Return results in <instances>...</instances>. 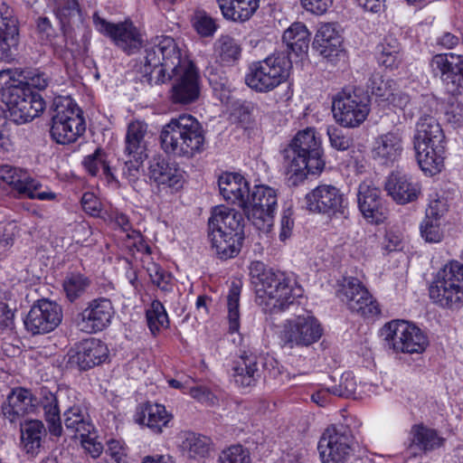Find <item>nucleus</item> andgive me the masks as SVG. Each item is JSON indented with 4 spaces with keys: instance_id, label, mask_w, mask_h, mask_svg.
I'll return each mask as SVG.
<instances>
[{
    "instance_id": "f8f14e48",
    "label": "nucleus",
    "mask_w": 463,
    "mask_h": 463,
    "mask_svg": "<svg viewBox=\"0 0 463 463\" xmlns=\"http://www.w3.org/2000/svg\"><path fill=\"white\" fill-rule=\"evenodd\" d=\"M322 335L323 328L318 320L306 314L286 322L281 332V342L289 348L308 347L317 343Z\"/></svg>"
},
{
    "instance_id": "b1692460",
    "label": "nucleus",
    "mask_w": 463,
    "mask_h": 463,
    "mask_svg": "<svg viewBox=\"0 0 463 463\" xmlns=\"http://www.w3.org/2000/svg\"><path fill=\"white\" fill-rule=\"evenodd\" d=\"M18 43V20L14 14V10L3 3L0 5V60H13Z\"/></svg>"
},
{
    "instance_id": "a18cd8bd",
    "label": "nucleus",
    "mask_w": 463,
    "mask_h": 463,
    "mask_svg": "<svg viewBox=\"0 0 463 463\" xmlns=\"http://www.w3.org/2000/svg\"><path fill=\"white\" fill-rule=\"evenodd\" d=\"M218 61L223 65H231L239 60L241 47L236 41L229 35H222L214 44Z\"/></svg>"
},
{
    "instance_id": "8fccbe9b",
    "label": "nucleus",
    "mask_w": 463,
    "mask_h": 463,
    "mask_svg": "<svg viewBox=\"0 0 463 463\" xmlns=\"http://www.w3.org/2000/svg\"><path fill=\"white\" fill-rule=\"evenodd\" d=\"M82 164L88 173L93 176L102 171L107 177H112L111 169L107 161V155L101 148H97L93 154L87 156Z\"/></svg>"
},
{
    "instance_id": "4d7b16f0",
    "label": "nucleus",
    "mask_w": 463,
    "mask_h": 463,
    "mask_svg": "<svg viewBox=\"0 0 463 463\" xmlns=\"http://www.w3.org/2000/svg\"><path fill=\"white\" fill-rule=\"evenodd\" d=\"M440 224L441 222L430 218H424L420 227L421 237L427 242L440 241L443 236Z\"/></svg>"
},
{
    "instance_id": "603ef678",
    "label": "nucleus",
    "mask_w": 463,
    "mask_h": 463,
    "mask_svg": "<svg viewBox=\"0 0 463 463\" xmlns=\"http://www.w3.org/2000/svg\"><path fill=\"white\" fill-rule=\"evenodd\" d=\"M218 463H251L250 453L247 448L236 444L221 451Z\"/></svg>"
},
{
    "instance_id": "f257e3e1",
    "label": "nucleus",
    "mask_w": 463,
    "mask_h": 463,
    "mask_svg": "<svg viewBox=\"0 0 463 463\" xmlns=\"http://www.w3.org/2000/svg\"><path fill=\"white\" fill-rule=\"evenodd\" d=\"M279 154L283 172L292 185L302 183L308 174H319L325 166L321 141L313 128L298 131Z\"/></svg>"
},
{
    "instance_id": "680f3d73",
    "label": "nucleus",
    "mask_w": 463,
    "mask_h": 463,
    "mask_svg": "<svg viewBox=\"0 0 463 463\" xmlns=\"http://www.w3.org/2000/svg\"><path fill=\"white\" fill-rule=\"evenodd\" d=\"M327 135L329 137L331 146L337 150L345 151L353 144L352 138L344 135L342 130L336 128H328Z\"/></svg>"
},
{
    "instance_id": "e433bc0d",
    "label": "nucleus",
    "mask_w": 463,
    "mask_h": 463,
    "mask_svg": "<svg viewBox=\"0 0 463 463\" xmlns=\"http://www.w3.org/2000/svg\"><path fill=\"white\" fill-rule=\"evenodd\" d=\"M446 144L445 135L439 121L431 115L422 113L415 127L413 143Z\"/></svg>"
},
{
    "instance_id": "de8ad7c7",
    "label": "nucleus",
    "mask_w": 463,
    "mask_h": 463,
    "mask_svg": "<svg viewBox=\"0 0 463 463\" xmlns=\"http://www.w3.org/2000/svg\"><path fill=\"white\" fill-rule=\"evenodd\" d=\"M16 85L44 90L49 84V77L38 70L13 71Z\"/></svg>"
},
{
    "instance_id": "2eb2a0df",
    "label": "nucleus",
    "mask_w": 463,
    "mask_h": 463,
    "mask_svg": "<svg viewBox=\"0 0 463 463\" xmlns=\"http://www.w3.org/2000/svg\"><path fill=\"white\" fill-rule=\"evenodd\" d=\"M6 184L19 195L40 201H52L56 194L48 186L31 177L26 172L10 165L0 166V186Z\"/></svg>"
},
{
    "instance_id": "e2e57ef3",
    "label": "nucleus",
    "mask_w": 463,
    "mask_h": 463,
    "mask_svg": "<svg viewBox=\"0 0 463 463\" xmlns=\"http://www.w3.org/2000/svg\"><path fill=\"white\" fill-rule=\"evenodd\" d=\"M15 302L0 301V327L12 328L14 326Z\"/></svg>"
},
{
    "instance_id": "3c124183",
    "label": "nucleus",
    "mask_w": 463,
    "mask_h": 463,
    "mask_svg": "<svg viewBox=\"0 0 463 463\" xmlns=\"http://www.w3.org/2000/svg\"><path fill=\"white\" fill-rule=\"evenodd\" d=\"M241 288L232 284L227 296L229 330L232 333L237 332L240 327V302Z\"/></svg>"
},
{
    "instance_id": "5fc2aeb1",
    "label": "nucleus",
    "mask_w": 463,
    "mask_h": 463,
    "mask_svg": "<svg viewBox=\"0 0 463 463\" xmlns=\"http://www.w3.org/2000/svg\"><path fill=\"white\" fill-rule=\"evenodd\" d=\"M356 389L357 384L354 376L350 372H346L342 374L340 383L338 385L328 387V391H330L332 394L346 398H356Z\"/></svg>"
},
{
    "instance_id": "052dcab7",
    "label": "nucleus",
    "mask_w": 463,
    "mask_h": 463,
    "mask_svg": "<svg viewBox=\"0 0 463 463\" xmlns=\"http://www.w3.org/2000/svg\"><path fill=\"white\" fill-rule=\"evenodd\" d=\"M146 158L127 157L123 167V175L130 184H135L141 174V167Z\"/></svg>"
},
{
    "instance_id": "9d476101",
    "label": "nucleus",
    "mask_w": 463,
    "mask_h": 463,
    "mask_svg": "<svg viewBox=\"0 0 463 463\" xmlns=\"http://www.w3.org/2000/svg\"><path fill=\"white\" fill-rule=\"evenodd\" d=\"M381 335L395 353L421 354L429 345L421 329L405 320H392L381 329Z\"/></svg>"
},
{
    "instance_id": "5701e85b",
    "label": "nucleus",
    "mask_w": 463,
    "mask_h": 463,
    "mask_svg": "<svg viewBox=\"0 0 463 463\" xmlns=\"http://www.w3.org/2000/svg\"><path fill=\"white\" fill-rule=\"evenodd\" d=\"M109 355V349L99 339L90 338L80 342L69 354V364L81 371L102 364Z\"/></svg>"
},
{
    "instance_id": "20e7f679",
    "label": "nucleus",
    "mask_w": 463,
    "mask_h": 463,
    "mask_svg": "<svg viewBox=\"0 0 463 463\" xmlns=\"http://www.w3.org/2000/svg\"><path fill=\"white\" fill-rule=\"evenodd\" d=\"M163 150L177 157L193 158L205 148V137L199 121L188 114L172 118L161 134Z\"/></svg>"
},
{
    "instance_id": "13d9d810",
    "label": "nucleus",
    "mask_w": 463,
    "mask_h": 463,
    "mask_svg": "<svg viewBox=\"0 0 463 463\" xmlns=\"http://www.w3.org/2000/svg\"><path fill=\"white\" fill-rule=\"evenodd\" d=\"M444 115L446 120L458 127L463 123V105L454 97H449L444 104Z\"/></svg>"
},
{
    "instance_id": "1a4fd4ad",
    "label": "nucleus",
    "mask_w": 463,
    "mask_h": 463,
    "mask_svg": "<svg viewBox=\"0 0 463 463\" xmlns=\"http://www.w3.org/2000/svg\"><path fill=\"white\" fill-rule=\"evenodd\" d=\"M54 106L50 129L52 139L62 145L75 142L86 129L80 109L71 99L57 100Z\"/></svg>"
},
{
    "instance_id": "393cba45",
    "label": "nucleus",
    "mask_w": 463,
    "mask_h": 463,
    "mask_svg": "<svg viewBox=\"0 0 463 463\" xmlns=\"http://www.w3.org/2000/svg\"><path fill=\"white\" fill-rule=\"evenodd\" d=\"M445 439L437 430L423 424L411 427L405 453L408 458H416L443 446Z\"/></svg>"
},
{
    "instance_id": "412c9836",
    "label": "nucleus",
    "mask_w": 463,
    "mask_h": 463,
    "mask_svg": "<svg viewBox=\"0 0 463 463\" xmlns=\"http://www.w3.org/2000/svg\"><path fill=\"white\" fill-rule=\"evenodd\" d=\"M307 207L310 212L328 215L344 214L346 198L339 188L331 184H320L306 195Z\"/></svg>"
},
{
    "instance_id": "ea45409f",
    "label": "nucleus",
    "mask_w": 463,
    "mask_h": 463,
    "mask_svg": "<svg viewBox=\"0 0 463 463\" xmlns=\"http://www.w3.org/2000/svg\"><path fill=\"white\" fill-rule=\"evenodd\" d=\"M211 447L212 440L210 438L192 431L184 433L180 444V449L184 456L198 461L209 456Z\"/></svg>"
},
{
    "instance_id": "6e6552de",
    "label": "nucleus",
    "mask_w": 463,
    "mask_h": 463,
    "mask_svg": "<svg viewBox=\"0 0 463 463\" xmlns=\"http://www.w3.org/2000/svg\"><path fill=\"white\" fill-rule=\"evenodd\" d=\"M289 68L290 61L285 54L269 55L250 65L245 83L257 92L271 91L287 80Z\"/></svg>"
},
{
    "instance_id": "0eeeda50",
    "label": "nucleus",
    "mask_w": 463,
    "mask_h": 463,
    "mask_svg": "<svg viewBox=\"0 0 463 463\" xmlns=\"http://www.w3.org/2000/svg\"><path fill=\"white\" fill-rule=\"evenodd\" d=\"M429 295L439 307L460 308L463 306V264L452 260L444 265L434 276Z\"/></svg>"
},
{
    "instance_id": "864d4df0",
    "label": "nucleus",
    "mask_w": 463,
    "mask_h": 463,
    "mask_svg": "<svg viewBox=\"0 0 463 463\" xmlns=\"http://www.w3.org/2000/svg\"><path fill=\"white\" fill-rule=\"evenodd\" d=\"M80 13L77 0H60L55 8L56 16L62 27L69 25Z\"/></svg>"
},
{
    "instance_id": "69168bd1",
    "label": "nucleus",
    "mask_w": 463,
    "mask_h": 463,
    "mask_svg": "<svg viewBox=\"0 0 463 463\" xmlns=\"http://www.w3.org/2000/svg\"><path fill=\"white\" fill-rule=\"evenodd\" d=\"M84 212L93 217H99L101 213V203L92 193H85L81 198Z\"/></svg>"
},
{
    "instance_id": "49530a36",
    "label": "nucleus",
    "mask_w": 463,
    "mask_h": 463,
    "mask_svg": "<svg viewBox=\"0 0 463 463\" xmlns=\"http://www.w3.org/2000/svg\"><path fill=\"white\" fill-rule=\"evenodd\" d=\"M147 326L151 333L156 335L162 328L169 326L167 313L163 304L155 299L146 312Z\"/></svg>"
},
{
    "instance_id": "0e129e2a",
    "label": "nucleus",
    "mask_w": 463,
    "mask_h": 463,
    "mask_svg": "<svg viewBox=\"0 0 463 463\" xmlns=\"http://www.w3.org/2000/svg\"><path fill=\"white\" fill-rule=\"evenodd\" d=\"M80 438L81 439L82 448L91 458H97L101 455L103 446L97 440L93 431L87 436H80Z\"/></svg>"
},
{
    "instance_id": "6e6d98bb",
    "label": "nucleus",
    "mask_w": 463,
    "mask_h": 463,
    "mask_svg": "<svg viewBox=\"0 0 463 463\" xmlns=\"http://www.w3.org/2000/svg\"><path fill=\"white\" fill-rule=\"evenodd\" d=\"M146 271L154 285L163 291L171 290V275L160 265L151 262L147 265Z\"/></svg>"
},
{
    "instance_id": "774afa93",
    "label": "nucleus",
    "mask_w": 463,
    "mask_h": 463,
    "mask_svg": "<svg viewBox=\"0 0 463 463\" xmlns=\"http://www.w3.org/2000/svg\"><path fill=\"white\" fill-rule=\"evenodd\" d=\"M447 210L448 209L445 201L440 199L432 200L426 210L425 218H430L440 222Z\"/></svg>"
},
{
    "instance_id": "4be33fe9",
    "label": "nucleus",
    "mask_w": 463,
    "mask_h": 463,
    "mask_svg": "<svg viewBox=\"0 0 463 463\" xmlns=\"http://www.w3.org/2000/svg\"><path fill=\"white\" fill-rule=\"evenodd\" d=\"M277 207V194L266 185H256L251 194H248L243 209L249 220L255 225L258 222H269Z\"/></svg>"
},
{
    "instance_id": "f03ea898",
    "label": "nucleus",
    "mask_w": 463,
    "mask_h": 463,
    "mask_svg": "<svg viewBox=\"0 0 463 463\" xmlns=\"http://www.w3.org/2000/svg\"><path fill=\"white\" fill-rule=\"evenodd\" d=\"M250 277L255 287L256 301L265 312L274 314L284 311L303 294V289L292 276L265 269L260 261L251 264Z\"/></svg>"
},
{
    "instance_id": "7c9ffc66",
    "label": "nucleus",
    "mask_w": 463,
    "mask_h": 463,
    "mask_svg": "<svg viewBox=\"0 0 463 463\" xmlns=\"http://www.w3.org/2000/svg\"><path fill=\"white\" fill-rule=\"evenodd\" d=\"M421 170L430 175L439 173L444 165L446 144L413 143Z\"/></svg>"
},
{
    "instance_id": "2f4dec72",
    "label": "nucleus",
    "mask_w": 463,
    "mask_h": 463,
    "mask_svg": "<svg viewBox=\"0 0 463 463\" xmlns=\"http://www.w3.org/2000/svg\"><path fill=\"white\" fill-rule=\"evenodd\" d=\"M218 185L222 197L243 208L249 194V184L240 174L225 173L219 177Z\"/></svg>"
},
{
    "instance_id": "aec40b11",
    "label": "nucleus",
    "mask_w": 463,
    "mask_h": 463,
    "mask_svg": "<svg viewBox=\"0 0 463 463\" xmlns=\"http://www.w3.org/2000/svg\"><path fill=\"white\" fill-rule=\"evenodd\" d=\"M339 297L351 312L362 317H373L380 312L378 304L358 279H348L343 285Z\"/></svg>"
},
{
    "instance_id": "c03bdc74",
    "label": "nucleus",
    "mask_w": 463,
    "mask_h": 463,
    "mask_svg": "<svg viewBox=\"0 0 463 463\" xmlns=\"http://www.w3.org/2000/svg\"><path fill=\"white\" fill-rule=\"evenodd\" d=\"M90 285V279L80 272L68 273L62 282L63 290L70 302L80 298Z\"/></svg>"
},
{
    "instance_id": "4468645a",
    "label": "nucleus",
    "mask_w": 463,
    "mask_h": 463,
    "mask_svg": "<svg viewBox=\"0 0 463 463\" xmlns=\"http://www.w3.org/2000/svg\"><path fill=\"white\" fill-rule=\"evenodd\" d=\"M95 28L103 35L109 37L114 44L127 54L137 52L143 45V38L138 29L131 21L110 23L93 14Z\"/></svg>"
},
{
    "instance_id": "6ab92c4d",
    "label": "nucleus",
    "mask_w": 463,
    "mask_h": 463,
    "mask_svg": "<svg viewBox=\"0 0 463 463\" xmlns=\"http://www.w3.org/2000/svg\"><path fill=\"white\" fill-rule=\"evenodd\" d=\"M430 67L436 76H439L448 92L463 95V55L441 53L433 56Z\"/></svg>"
},
{
    "instance_id": "a19ab883",
    "label": "nucleus",
    "mask_w": 463,
    "mask_h": 463,
    "mask_svg": "<svg viewBox=\"0 0 463 463\" xmlns=\"http://www.w3.org/2000/svg\"><path fill=\"white\" fill-rule=\"evenodd\" d=\"M63 422L67 430L75 436H87L94 431L88 412L80 405H73L64 411Z\"/></svg>"
},
{
    "instance_id": "cd10ccee",
    "label": "nucleus",
    "mask_w": 463,
    "mask_h": 463,
    "mask_svg": "<svg viewBox=\"0 0 463 463\" xmlns=\"http://www.w3.org/2000/svg\"><path fill=\"white\" fill-rule=\"evenodd\" d=\"M380 190L366 182L358 187L357 200L359 209L364 217L372 223H381L386 218V209L383 207Z\"/></svg>"
},
{
    "instance_id": "79ce46f5",
    "label": "nucleus",
    "mask_w": 463,
    "mask_h": 463,
    "mask_svg": "<svg viewBox=\"0 0 463 463\" xmlns=\"http://www.w3.org/2000/svg\"><path fill=\"white\" fill-rule=\"evenodd\" d=\"M172 416L167 413L165 406L147 403L137 413L136 420L139 424L146 425L154 432L160 433L162 429L167 426Z\"/></svg>"
},
{
    "instance_id": "f704fd0d",
    "label": "nucleus",
    "mask_w": 463,
    "mask_h": 463,
    "mask_svg": "<svg viewBox=\"0 0 463 463\" xmlns=\"http://www.w3.org/2000/svg\"><path fill=\"white\" fill-rule=\"evenodd\" d=\"M234 382L241 387H250L260 378L259 357L253 354H244L232 367Z\"/></svg>"
},
{
    "instance_id": "f3484780",
    "label": "nucleus",
    "mask_w": 463,
    "mask_h": 463,
    "mask_svg": "<svg viewBox=\"0 0 463 463\" xmlns=\"http://www.w3.org/2000/svg\"><path fill=\"white\" fill-rule=\"evenodd\" d=\"M114 315L115 308L111 300L99 297L89 301L85 308L78 314L76 326L87 334L99 333L109 326Z\"/></svg>"
},
{
    "instance_id": "4c0bfd02",
    "label": "nucleus",
    "mask_w": 463,
    "mask_h": 463,
    "mask_svg": "<svg viewBox=\"0 0 463 463\" xmlns=\"http://www.w3.org/2000/svg\"><path fill=\"white\" fill-rule=\"evenodd\" d=\"M21 446L26 454L36 456L40 452L46 429L39 420H25L21 424Z\"/></svg>"
},
{
    "instance_id": "a211bd4d",
    "label": "nucleus",
    "mask_w": 463,
    "mask_h": 463,
    "mask_svg": "<svg viewBox=\"0 0 463 463\" xmlns=\"http://www.w3.org/2000/svg\"><path fill=\"white\" fill-rule=\"evenodd\" d=\"M185 67L171 73L166 80H173L169 98L175 104L187 105L194 102L200 95L199 73L193 62H185Z\"/></svg>"
},
{
    "instance_id": "39448f33",
    "label": "nucleus",
    "mask_w": 463,
    "mask_h": 463,
    "mask_svg": "<svg viewBox=\"0 0 463 463\" xmlns=\"http://www.w3.org/2000/svg\"><path fill=\"white\" fill-rule=\"evenodd\" d=\"M0 87L7 117L15 124H24L39 117L45 109L41 94L24 85H16L13 70L0 71Z\"/></svg>"
},
{
    "instance_id": "bb28decb",
    "label": "nucleus",
    "mask_w": 463,
    "mask_h": 463,
    "mask_svg": "<svg viewBox=\"0 0 463 463\" xmlns=\"http://www.w3.org/2000/svg\"><path fill=\"white\" fill-rule=\"evenodd\" d=\"M37 407V398L30 390L17 388L11 392L2 405V412L11 423L21 420L28 413L33 412Z\"/></svg>"
},
{
    "instance_id": "72a5a7b5",
    "label": "nucleus",
    "mask_w": 463,
    "mask_h": 463,
    "mask_svg": "<svg viewBox=\"0 0 463 463\" xmlns=\"http://www.w3.org/2000/svg\"><path fill=\"white\" fill-rule=\"evenodd\" d=\"M38 405H40L43 411V416L51 435L61 437L62 434V426L56 394L46 387L41 388L40 396L39 399H37V406Z\"/></svg>"
},
{
    "instance_id": "a878e982",
    "label": "nucleus",
    "mask_w": 463,
    "mask_h": 463,
    "mask_svg": "<svg viewBox=\"0 0 463 463\" xmlns=\"http://www.w3.org/2000/svg\"><path fill=\"white\" fill-rule=\"evenodd\" d=\"M384 189L387 194L399 204L416 201L421 193V187L418 182L399 172L392 173L387 177Z\"/></svg>"
},
{
    "instance_id": "9b49d317",
    "label": "nucleus",
    "mask_w": 463,
    "mask_h": 463,
    "mask_svg": "<svg viewBox=\"0 0 463 463\" xmlns=\"http://www.w3.org/2000/svg\"><path fill=\"white\" fill-rule=\"evenodd\" d=\"M370 99L362 90H343L333 99L332 112L335 121L345 128L359 127L367 118Z\"/></svg>"
},
{
    "instance_id": "bf43d9fd",
    "label": "nucleus",
    "mask_w": 463,
    "mask_h": 463,
    "mask_svg": "<svg viewBox=\"0 0 463 463\" xmlns=\"http://www.w3.org/2000/svg\"><path fill=\"white\" fill-rule=\"evenodd\" d=\"M193 25L196 32L203 37L212 36L217 30V24L215 21L211 16L203 12H198L195 14Z\"/></svg>"
},
{
    "instance_id": "473e14b6",
    "label": "nucleus",
    "mask_w": 463,
    "mask_h": 463,
    "mask_svg": "<svg viewBox=\"0 0 463 463\" xmlns=\"http://www.w3.org/2000/svg\"><path fill=\"white\" fill-rule=\"evenodd\" d=\"M147 125L141 121L131 122L125 137L124 154L126 157H147Z\"/></svg>"
},
{
    "instance_id": "dca6fc26",
    "label": "nucleus",
    "mask_w": 463,
    "mask_h": 463,
    "mask_svg": "<svg viewBox=\"0 0 463 463\" xmlns=\"http://www.w3.org/2000/svg\"><path fill=\"white\" fill-rule=\"evenodd\" d=\"M62 320V308L46 298L37 300L29 310L24 323L33 335L53 331Z\"/></svg>"
},
{
    "instance_id": "ddd939ff",
    "label": "nucleus",
    "mask_w": 463,
    "mask_h": 463,
    "mask_svg": "<svg viewBox=\"0 0 463 463\" xmlns=\"http://www.w3.org/2000/svg\"><path fill=\"white\" fill-rule=\"evenodd\" d=\"M351 430L341 426H330L323 433L318 449L324 463H345L353 455Z\"/></svg>"
},
{
    "instance_id": "09e8293b",
    "label": "nucleus",
    "mask_w": 463,
    "mask_h": 463,
    "mask_svg": "<svg viewBox=\"0 0 463 463\" xmlns=\"http://www.w3.org/2000/svg\"><path fill=\"white\" fill-rule=\"evenodd\" d=\"M368 89L372 94L380 98L382 100L388 101L390 97L394 95L397 90V84L392 79H384L380 73H373L369 79Z\"/></svg>"
},
{
    "instance_id": "7ed1b4c3",
    "label": "nucleus",
    "mask_w": 463,
    "mask_h": 463,
    "mask_svg": "<svg viewBox=\"0 0 463 463\" xmlns=\"http://www.w3.org/2000/svg\"><path fill=\"white\" fill-rule=\"evenodd\" d=\"M245 219L241 213L223 206L215 207L208 220V238L221 260L234 258L244 241Z\"/></svg>"
},
{
    "instance_id": "423d86ee",
    "label": "nucleus",
    "mask_w": 463,
    "mask_h": 463,
    "mask_svg": "<svg viewBox=\"0 0 463 463\" xmlns=\"http://www.w3.org/2000/svg\"><path fill=\"white\" fill-rule=\"evenodd\" d=\"M143 73L146 76L156 72V83L165 81V76L183 69L185 62H192L182 55L180 48L170 36H156L145 49Z\"/></svg>"
},
{
    "instance_id": "58836bf2",
    "label": "nucleus",
    "mask_w": 463,
    "mask_h": 463,
    "mask_svg": "<svg viewBox=\"0 0 463 463\" xmlns=\"http://www.w3.org/2000/svg\"><path fill=\"white\" fill-rule=\"evenodd\" d=\"M224 18L233 22L249 20L260 6V0H217Z\"/></svg>"
},
{
    "instance_id": "c756f323",
    "label": "nucleus",
    "mask_w": 463,
    "mask_h": 463,
    "mask_svg": "<svg viewBox=\"0 0 463 463\" xmlns=\"http://www.w3.org/2000/svg\"><path fill=\"white\" fill-rule=\"evenodd\" d=\"M343 39L334 24L319 26L313 42V47L324 58L334 61L342 52Z\"/></svg>"
},
{
    "instance_id": "37998d69",
    "label": "nucleus",
    "mask_w": 463,
    "mask_h": 463,
    "mask_svg": "<svg viewBox=\"0 0 463 463\" xmlns=\"http://www.w3.org/2000/svg\"><path fill=\"white\" fill-rule=\"evenodd\" d=\"M282 38L288 47L299 55L307 51L310 33L303 23L296 22L284 32Z\"/></svg>"
},
{
    "instance_id": "338daca9",
    "label": "nucleus",
    "mask_w": 463,
    "mask_h": 463,
    "mask_svg": "<svg viewBox=\"0 0 463 463\" xmlns=\"http://www.w3.org/2000/svg\"><path fill=\"white\" fill-rule=\"evenodd\" d=\"M302 6L315 14H323L332 5L333 0H300Z\"/></svg>"
},
{
    "instance_id": "c85d7f7f",
    "label": "nucleus",
    "mask_w": 463,
    "mask_h": 463,
    "mask_svg": "<svg viewBox=\"0 0 463 463\" xmlns=\"http://www.w3.org/2000/svg\"><path fill=\"white\" fill-rule=\"evenodd\" d=\"M402 136L398 130H392L375 138L372 149L373 158L382 165H392L402 152Z\"/></svg>"
},
{
    "instance_id": "c9c22d12",
    "label": "nucleus",
    "mask_w": 463,
    "mask_h": 463,
    "mask_svg": "<svg viewBox=\"0 0 463 463\" xmlns=\"http://www.w3.org/2000/svg\"><path fill=\"white\" fill-rule=\"evenodd\" d=\"M149 173L150 177L158 184L175 188L182 186L183 171L175 163H170L165 158L156 157L150 163Z\"/></svg>"
}]
</instances>
